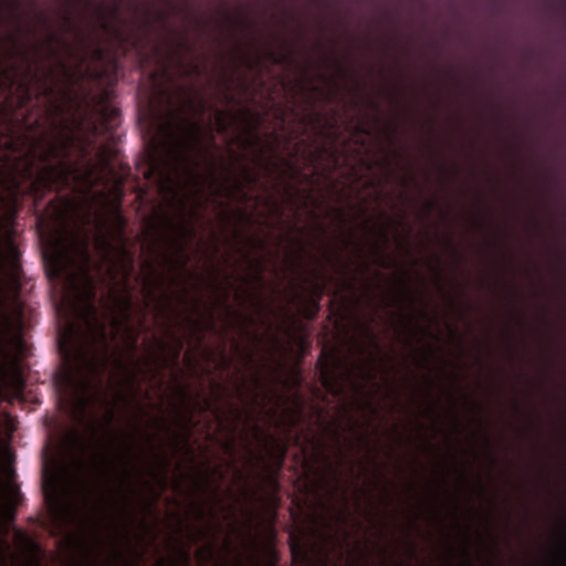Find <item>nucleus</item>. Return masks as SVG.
Listing matches in <instances>:
<instances>
[{"mask_svg": "<svg viewBox=\"0 0 566 566\" xmlns=\"http://www.w3.org/2000/svg\"><path fill=\"white\" fill-rule=\"evenodd\" d=\"M101 29L107 33L113 34L117 39L124 40L122 32L112 25L104 17L101 18Z\"/></svg>", "mask_w": 566, "mask_h": 566, "instance_id": "obj_6", "label": "nucleus"}, {"mask_svg": "<svg viewBox=\"0 0 566 566\" xmlns=\"http://www.w3.org/2000/svg\"><path fill=\"white\" fill-rule=\"evenodd\" d=\"M463 554H464V557H465V559H467L468 565H471V563H470V555H469V551H468V548H465V549L463 551Z\"/></svg>", "mask_w": 566, "mask_h": 566, "instance_id": "obj_20", "label": "nucleus"}, {"mask_svg": "<svg viewBox=\"0 0 566 566\" xmlns=\"http://www.w3.org/2000/svg\"><path fill=\"white\" fill-rule=\"evenodd\" d=\"M323 384L329 390L335 387L334 379L327 368L323 371Z\"/></svg>", "mask_w": 566, "mask_h": 566, "instance_id": "obj_11", "label": "nucleus"}, {"mask_svg": "<svg viewBox=\"0 0 566 566\" xmlns=\"http://www.w3.org/2000/svg\"><path fill=\"white\" fill-rule=\"evenodd\" d=\"M7 40H8L9 42H11L13 45H15V44H17V40H15V38H14L13 35L8 36V39H7Z\"/></svg>", "mask_w": 566, "mask_h": 566, "instance_id": "obj_23", "label": "nucleus"}, {"mask_svg": "<svg viewBox=\"0 0 566 566\" xmlns=\"http://www.w3.org/2000/svg\"><path fill=\"white\" fill-rule=\"evenodd\" d=\"M57 40H59V38H57L55 34H50V36H49V41H50L51 43H52V42H55V41H57Z\"/></svg>", "mask_w": 566, "mask_h": 566, "instance_id": "obj_22", "label": "nucleus"}, {"mask_svg": "<svg viewBox=\"0 0 566 566\" xmlns=\"http://www.w3.org/2000/svg\"><path fill=\"white\" fill-rule=\"evenodd\" d=\"M365 329H366L367 334H368L373 339H375V335H374L373 331H371L368 326H365Z\"/></svg>", "mask_w": 566, "mask_h": 566, "instance_id": "obj_21", "label": "nucleus"}, {"mask_svg": "<svg viewBox=\"0 0 566 566\" xmlns=\"http://www.w3.org/2000/svg\"><path fill=\"white\" fill-rule=\"evenodd\" d=\"M198 515H199L200 517L205 516V511H203V509H202V507H199V510H198Z\"/></svg>", "mask_w": 566, "mask_h": 566, "instance_id": "obj_24", "label": "nucleus"}, {"mask_svg": "<svg viewBox=\"0 0 566 566\" xmlns=\"http://www.w3.org/2000/svg\"><path fill=\"white\" fill-rule=\"evenodd\" d=\"M182 347H184V343H182V340H181V339H178V340H177V347H176V349H175V352H174V358H175V360H178V359H179V357H180V353H181V350H182Z\"/></svg>", "mask_w": 566, "mask_h": 566, "instance_id": "obj_13", "label": "nucleus"}, {"mask_svg": "<svg viewBox=\"0 0 566 566\" xmlns=\"http://www.w3.org/2000/svg\"><path fill=\"white\" fill-rule=\"evenodd\" d=\"M223 117H224L223 113H219V120H220L219 126H220V130L221 132H224L227 129V126L224 124V118Z\"/></svg>", "mask_w": 566, "mask_h": 566, "instance_id": "obj_15", "label": "nucleus"}, {"mask_svg": "<svg viewBox=\"0 0 566 566\" xmlns=\"http://www.w3.org/2000/svg\"><path fill=\"white\" fill-rule=\"evenodd\" d=\"M113 421V413L111 412L108 418H107V424H111Z\"/></svg>", "mask_w": 566, "mask_h": 566, "instance_id": "obj_25", "label": "nucleus"}, {"mask_svg": "<svg viewBox=\"0 0 566 566\" xmlns=\"http://www.w3.org/2000/svg\"><path fill=\"white\" fill-rule=\"evenodd\" d=\"M293 560L295 563H306L307 562V553L296 543H293L291 546Z\"/></svg>", "mask_w": 566, "mask_h": 566, "instance_id": "obj_5", "label": "nucleus"}, {"mask_svg": "<svg viewBox=\"0 0 566 566\" xmlns=\"http://www.w3.org/2000/svg\"><path fill=\"white\" fill-rule=\"evenodd\" d=\"M77 290V315L84 331L80 337L71 339L70 348L65 340L60 342V348L72 364L74 373L82 378L84 389L92 386L91 378H101L106 368L107 354L111 348V339L105 322L99 317L96 307V285L90 274H85Z\"/></svg>", "mask_w": 566, "mask_h": 566, "instance_id": "obj_1", "label": "nucleus"}, {"mask_svg": "<svg viewBox=\"0 0 566 566\" xmlns=\"http://www.w3.org/2000/svg\"><path fill=\"white\" fill-rule=\"evenodd\" d=\"M244 177L245 182L235 180V188L239 192L243 193L245 184H254L256 181V178L251 174V171L248 168H244Z\"/></svg>", "mask_w": 566, "mask_h": 566, "instance_id": "obj_7", "label": "nucleus"}, {"mask_svg": "<svg viewBox=\"0 0 566 566\" xmlns=\"http://www.w3.org/2000/svg\"><path fill=\"white\" fill-rule=\"evenodd\" d=\"M45 93L46 94H51L52 93V88H45Z\"/></svg>", "mask_w": 566, "mask_h": 566, "instance_id": "obj_29", "label": "nucleus"}, {"mask_svg": "<svg viewBox=\"0 0 566 566\" xmlns=\"http://www.w3.org/2000/svg\"><path fill=\"white\" fill-rule=\"evenodd\" d=\"M60 149L55 144H50L41 154L40 160L44 164L39 174V180L49 191H61L70 186L73 169L66 159L52 160L60 157Z\"/></svg>", "mask_w": 566, "mask_h": 566, "instance_id": "obj_3", "label": "nucleus"}, {"mask_svg": "<svg viewBox=\"0 0 566 566\" xmlns=\"http://www.w3.org/2000/svg\"><path fill=\"white\" fill-rule=\"evenodd\" d=\"M83 252L85 254V258L88 259V252L86 245L83 248Z\"/></svg>", "mask_w": 566, "mask_h": 566, "instance_id": "obj_26", "label": "nucleus"}, {"mask_svg": "<svg viewBox=\"0 0 566 566\" xmlns=\"http://www.w3.org/2000/svg\"><path fill=\"white\" fill-rule=\"evenodd\" d=\"M206 535H207V533H206V532H203V531H199V532L195 535L193 541H195V542H198V541H200L202 537H205Z\"/></svg>", "mask_w": 566, "mask_h": 566, "instance_id": "obj_18", "label": "nucleus"}, {"mask_svg": "<svg viewBox=\"0 0 566 566\" xmlns=\"http://www.w3.org/2000/svg\"><path fill=\"white\" fill-rule=\"evenodd\" d=\"M114 219H115V223H116V227H117V229H118V232H119V234L122 235V234H123V232H124V230H125V228H126V220H125V218L122 216V213H120V212H117V213L115 214V218H114Z\"/></svg>", "mask_w": 566, "mask_h": 566, "instance_id": "obj_12", "label": "nucleus"}, {"mask_svg": "<svg viewBox=\"0 0 566 566\" xmlns=\"http://www.w3.org/2000/svg\"><path fill=\"white\" fill-rule=\"evenodd\" d=\"M101 160L104 166L107 167L111 165V160L113 159V150L108 146H103L98 153Z\"/></svg>", "mask_w": 566, "mask_h": 566, "instance_id": "obj_8", "label": "nucleus"}, {"mask_svg": "<svg viewBox=\"0 0 566 566\" xmlns=\"http://www.w3.org/2000/svg\"><path fill=\"white\" fill-rule=\"evenodd\" d=\"M191 73L195 74V75H200L201 73V69L198 64H192L191 65Z\"/></svg>", "mask_w": 566, "mask_h": 566, "instance_id": "obj_16", "label": "nucleus"}, {"mask_svg": "<svg viewBox=\"0 0 566 566\" xmlns=\"http://www.w3.org/2000/svg\"><path fill=\"white\" fill-rule=\"evenodd\" d=\"M205 113V107L201 106L200 109H199V114L202 115Z\"/></svg>", "mask_w": 566, "mask_h": 566, "instance_id": "obj_28", "label": "nucleus"}, {"mask_svg": "<svg viewBox=\"0 0 566 566\" xmlns=\"http://www.w3.org/2000/svg\"><path fill=\"white\" fill-rule=\"evenodd\" d=\"M181 554H182V557H184V559H185L186 566H188V565H189V562H190V555H189V552H188V551H186V549H182Z\"/></svg>", "mask_w": 566, "mask_h": 566, "instance_id": "obj_17", "label": "nucleus"}, {"mask_svg": "<svg viewBox=\"0 0 566 566\" xmlns=\"http://www.w3.org/2000/svg\"><path fill=\"white\" fill-rule=\"evenodd\" d=\"M182 46H184L186 50H188V51H190V50H191V46H190L189 44H187V43H182Z\"/></svg>", "mask_w": 566, "mask_h": 566, "instance_id": "obj_27", "label": "nucleus"}, {"mask_svg": "<svg viewBox=\"0 0 566 566\" xmlns=\"http://www.w3.org/2000/svg\"><path fill=\"white\" fill-rule=\"evenodd\" d=\"M560 557H562V563L559 566H566V551L562 552Z\"/></svg>", "mask_w": 566, "mask_h": 566, "instance_id": "obj_19", "label": "nucleus"}, {"mask_svg": "<svg viewBox=\"0 0 566 566\" xmlns=\"http://www.w3.org/2000/svg\"><path fill=\"white\" fill-rule=\"evenodd\" d=\"M21 86L24 88V96H23V98L25 99V102L31 101V92H30L29 85L28 84H22Z\"/></svg>", "mask_w": 566, "mask_h": 566, "instance_id": "obj_14", "label": "nucleus"}, {"mask_svg": "<svg viewBox=\"0 0 566 566\" xmlns=\"http://www.w3.org/2000/svg\"><path fill=\"white\" fill-rule=\"evenodd\" d=\"M266 57H268L271 62H273L274 64H277V65H279V64L284 63V62L287 60V56H286V55L277 54V53H275V52H273V51H269V52L266 53Z\"/></svg>", "mask_w": 566, "mask_h": 566, "instance_id": "obj_9", "label": "nucleus"}, {"mask_svg": "<svg viewBox=\"0 0 566 566\" xmlns=\"http://www.w3.org/2000/svg\"><path fill=\"white\" fill-rule=\"evenodd\" d=\"M213 555V547L209 546L206 549H200L197 553L198 558H200L202 562H208Z\"/></svg>", "mask_w": 566, "mask_h": 566, "instance_id": "obj_10", "label": "nucleus"}, {"mask_svg": "<svg viewBox=\"0 0 566 566\" xmlns=\"http://www.w3.org/2000/svg\"><path fill=\"white\" fill-rule=\"evenodd\" d=\"M166 148L171 161L192 171L193 159L191 151L198 145L201 124L187 118H171L167 125Z\"/></svg>", "mask_w": 566, "mask_h": 566, "instance_id": "obj_2", "label": "nucleus"}, {"mask_svg": "<svg viewBox=\"0 0 566 566\" xmlns=\"http://www.w3.org/2000/svg\"><path fill=\"white\" fill-rule=\"evenodd\" d=\"M324 294V286L322 284H314L313 296L308 300V308L306 311V317L313 319L319 311V302Z\"/></svg>", "mask_w": 566, "mask_h": 566, "instance_id": "obj_4", "label": "nucleus"}]
</instances>
